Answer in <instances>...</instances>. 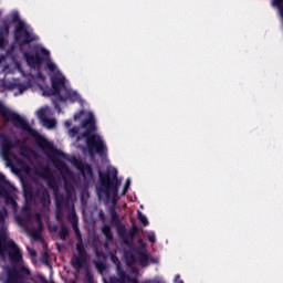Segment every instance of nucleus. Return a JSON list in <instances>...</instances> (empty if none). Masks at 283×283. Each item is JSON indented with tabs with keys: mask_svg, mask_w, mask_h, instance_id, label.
I'll list each match as a JSON object with an SVG mask.
<instances>
[{
	"mask_svg": "<svg viewBox=\"0 0 283 283\" xmlns=\"http://www.w3.org/2000/svg\"><path fill=\"white\" fill-rule=\"evenodd\" d=\"M6 218H8V211L3 209L0 211V266H2L4 272L0 274V282L38 283L32 279L28 280V276L30 275V268L27 265H22L20 270L4 265L8 258L11 262H23L21 249H19V245H17L12 239H9Z\"/></svg>",
	"mask_w": 283,
	"mask_h": 283,
	"instance_id": "f257e3e1",
	"label": "nucleus"
},
{
	"mask_svg": "<svg viewBox=\"0 0 283 283\" xmlns=\"http://www.w3.org/2000/svg\"><path fill=\"white\" fill-rule=\"evenodd\" d=\"M82 120L81 127H73L69 130L70 138H76L75 146L80 149H83V145H81V140H84L86 148L88 149V154L92 158H94V151L99 156H105L107 154V146H105V142L101 138V135L94 134L96 132V119L94 118V114L87 111H81L74 115V120ZM83 129V134L78 135V133Z\"/></svg>",
	"mask_w": 283,
	"mask_h": 283,
	"instance_id": "f03ea898",
	"label": "nucleus"
},
{
	"mask_svg": "<svg viewBox=\"0 0 283 283\" xmlns=\"http://www.w3.org/2000/svg\"><path fill=\"white\" fill-rule=\"evenodd\" d=\"M38 52L48 59L46 67L53 73L51 78L52 88L42 90V96H55L57 101H70L71 103L81 102V95L76 91L70 88L67 80H65L63 73L59 71V66H56L50 59V52L43 46H40Z\"/></svg>",
	"mask_w": 283,
	"mask_h": 283,
	"instance_id": "7ed1b4c3",
	"label": "nucleus"
},
{
	"mask_svg": "<svg viewBox=\"0 0 283 283\" xmlns=\"http://www.w3.org/2000/svg\"><path fill=\"white\" fill-rule=\"evenodd\" d=\"M0 147L2 148L3 156L8 161V165H11V167H17L19 171L25 176H32V168L25 164V160L28 163H32V159L36 158V153H34V150L30 149L29 147L21 148L20 154L15 156L12 154L14 148H12L10 139H8V137L4 135H0Z\"/></svg>",
	"mask_w": 283,
	"mask_h": 283,
	"instance_id": "20e7f679",
	"label": "nucleus"
},
{
	"mask_svg": "<svg viewBox=\"0 0 283 283\" xmlns=\"http://www.w3.org/2000/svg\"><path fill=\"white\" fill-rule=\"evenodd\" d=\"M0 116L3 118L4 123H12L14 127H19L23 132H28L32 138L35 139L36 144L41 149H45L46 151H52L54 147L45 139L39 132L32 129L28 120L23 119V117L19 116V114L10 111L0 102Z\"/></svg>",
	"mask_w": 283,
	"mask_h": 283,
	"instance_id": "39448f33",
	"label": "nucleus"
},
{
	"mask_svg": "<svg viewBox=\"0 0 283 283\" xmlns=\"http://www.w3.org/2000/svg\"><path fill=\"white\" fill-rule=\"evenodd\" d=\"M113 178L108 175L103 176L99 175V181L96 187L98 198H107L112 196L113 205L116 206V198H118V187L120 185V180H118L117 171L115 168L111 169Z\"/></svg>",
	"mask_w": 283,
	"mask_h": 283,
	"instance_id": "423d86ee",
	"label": "nucleus"
},
{
	"mask_svg": "<svg viewBox=\"0 0 283 283\" xmlns=\"http://www.w3.org/2000/svg\"><path fill=\"white\" fill-rule=\"evenodd\" d=\"M11 20L13 23H18L15 27V41L19 43H23V45L28 43H32V41H38L39 36L34 35L32 30L25 22L21 21L19 18V11H13L11 13Z\"/></svg>",
	"mask_w": 283,
	"mask_h": 283,
	"instance_id": "0eeeda50",
	"label": "nucleus"
},
{
	"mask_svg": "<svg viewBox=\"0 0 283 283\" xmlns=\"http://www.w3.org/2000/svg\"><path fill=\"white\" fill-rule=\"evenodd\" d=\"M75 234L77 235L78 242L76 244L77 254L73 255L71 260V264L75 268L77 273H81V269L87 264L90 258L87 256V252H85V247H83V238L81 237V230L78 227H74Z\"/></svg>",
	"mask_w": 283,
	"mask_h": 283,
	"instance_id": "6e6552de",
	"label": "nucleus"
},
{
	"mask_svg": "<svg viewBox=\"0 0 283 283\" xmlns=\"http://www.w3.org/2000/svg\"><path fill=\"white\" fill-rule=\"evenodd\" d=\"M30 82H28L27 84H21V83H13L12 84V90H17L18 92H14L13 95L14 96H19V94H23V92H27V90H30V87H32V81H36V83H39V81H45V77H43V74L38 73L36 75H34V72H30Z\"/></svg>",
	"mask_w": 283,
	"mask_h": 283,
	"instance_id": "1a4fd4ad",
	"label": "nucleus"
},
{
	"mask_svg": "<svg viewBox=\"0 0 283 283\" xmlns=\"http://www.w3.org/2000/svg\"><path fill=\"white\" fill-rule=\"evenodd\" d=\"M118 276L111 277V283H138V277H130L127 272L122 271L120 266L117 265ZM144 283H160L158 280L146 281Z\"/></svg>",
	"mask_w": 283,
	"mask_h": 283,
	"instance_id": "9d476101",
	"label": "nucleus"
},
{
	"mask_svg": "<svg viewBox=\"0 0 283 283\" xmlns=\"http://www.w3.org/2000/svg\"><path fill=\"white\" fill-rule=\"evenodd\" d=\"M24 59L31 70H40L42 60L41 56H39V53H35L33 55L24 53Z\"/></svg>",
	"mask_w": 283,
	"mask_h": 283,
	"instance_id": "9b49d317",
	"label": "nucleus"
},
{
	"mask_svg": "<svg viewBox=\"0 0 283 283\" xmlns=\"http://www.w3.org/2000/svg\"><path fill=\"white\" fill-rule=\"evenodd\" d=\"M7 61L8 57L6 55H0V67H2L0 74H4V76H8V74H14V70L10 69V65H7Z\"/></svg>",
	"mask_w": 283,
	"mask_h": 283,
	"instance_id": "f8f14e48",
	"label": "nucleus"
},
{
	"mask_svg": "<svg viewBox=\"0 0 283 283\" xmlns=\"http://www.w3.org/2000/svg\"><path fill=\"white\" fill-rule=\"evenodd\" d=\"M77 169L82 174L84 180H92V167L90 165L77 166Z\"/></svg>",
	"mask_w": 283,
	"mask_h": 283,
	"instance_id": "ddd939ff",
	"label": "nucleus"
},
{
	"mask_svg": "<svg viewBox=\"0 0 283 283\" xmlns=\"http://www.w3.org/2000/svg\"><path fill=\"white\" fill-rule=\"evenodd\" d=\"M36 117L39 120H44L48 118V116H52V109H50V106H43L40 109L35 112Z\"/></svg>",
	"mask_w": 283,
	"mask_h": 283,
	"instance_id": "4468645a",
	"label": "nucleus"
},
{
	"mask_svg": "<svg viewBox=\"0 0 283 283\" xmlns=\"http://www.w3.org/2000/svg\"><path fill=\"white\" fill-rule=\"evenodd\" d=\"M43 127H46V129H54L56 127V119L45 117L41 120Z\"/></svg>",
	"mask_w": 283,
	"mask_h": 283,
	"instance_id": "2eb2a0df",
	"label": "nucleus"
},
{
	"mask_svg": "<svg viewBox=\"0 0 283 283\" xmlns=\"http://www.w3.org/2000/svg\"><path fill=\"white\" fill-rule=\"evenodd\" d=\"M8 180H6V176L0 174V193L3 196L6 193V189L9 187Z\"/></svg>",
	"mask_w": 283,
	"mask_h": 283,
	"instance_id": "dca6fc26",
	"label": "nucleus"
},
{
	"mask_svg": "<svg viewBox=\"0 0 283 283\" xmlns=\"http://www.w3.org/2000/svg\"><path fill=\"white\" fill-rule=\"evenodd\" d=\"M36 176H40L41 178H50V169L44 168L41 171L35 170Z\"/></svg>",
	"mask_w": 283,
	"mask_h": 283,
	"instance_id": "f3484780",
	"label": "nucleus"
},
{
	"mask_svg": "<svg viewBox=\"0 0 283 283\" xmlns=\"http://www.w3.org/2000/svg\"><path fill=\"white\" fill-rule=\"evenodd\" d=\"M103 233L107 238V240H112V228H109V226L103 227Z\"/></svg>",
	"mask_w": 283,
	"mask_h": 283,
	"instance_id": "a211bd4d",
	"label": "nucleus"
},
{
	"mask_svg": "<svg viewBox=\"0 0 283 283\" xmlns=\"http://www.w3.org/2000/svg\"><path fill=\"white\" fill-rule=\"evenodd\" d=\"M10 32V27L8 24H4L0 31V36H8Z\"/></svg>",
	"mask_w": 283,
	"mask_h": 283,
	"instance_id": "6ab92c4d",
	"label": "nucleus"
},
{
	"mask_svg": "<svg viewBox=\"0 0 283 283\" xmlns=\"http://www.w3.org/2000/svg\"><path fill=\"white\" fill-rule=\"evenodd\" d=\"M139 220H140L142 224H145V227H147V224H149V221L147 220V217H145L140 212H139Z\"/></svg>",
	"mask_w": 283,
	"mask_h": 283,
	"instance_id": "aec40b11",
	"label": "nucleus"
},
{
	"mask_svg": "<svg viewBox=\"0 0 283 283\" xmlns=\"http://www.w3.org/2000/svg\"><path fill=\"white\" fill-rule=\"evenodd\" d=\"M60 238H61L62 240H65V238H67V229H62V230L60 231Z\"/></svg>",
	"mask_w": 283,
	"mask_h": 283,
	"instance_id": "412c9836",
	"label": "nucleus"
},
{
	"mask_svg": "<svg viewBox=\"0 0 283 283\" xmlns=\"http://www.w3.org/2000/svg\"><path fill=\"white\" fill-rule=\"evenodd\" d=\"M111 216L113 220H118V214L116 213V208L111 209Z\"/></svg>",
	"mask_w": 283,
	"mask_h": 283,
	"instance_id": "4be33fe9",
	"label": "nucleus"
},
{
	"mask_svg": "<svg viewBox=\"0 0 283 283\" xmlns=\"http://www.w3.org/2000/svg\"><path fill=\"white\" fill-rule=\"evenodd\" d=\"M43 205L44 207H50V195L44 196Z\"/></svg>",
	"mask_w": 283,
	"mask_h": 283,
	"instance_id": "5701e85b",
	"label": "nucleus"
},
{
	"mask_svg": "<svg viewBox=\"0 0 283 283\" xmlns=\"http://www.w3.org/2000/svg\"><path fill=\"white\" fill-rule=\"evenodd\" d=\"M61 174H70V169H67V166L62 165Z\"/></svg>",
	"mask_w": 283,
	"mask_h": 283,
	"instance_id": "b1692460",
	"label": "nucleus"
},
{
	"mask_svg": "<svg viewBox=\"0 0 283 283\" xmlns=\"http://www.w3.org/2000/svg\"><path fill=\"white\" fill-rule=\"evenodd\" d=\"M28 251H29V255H30L31 258H36V252H35L34 250L28 248Z\"/></svg>",
	"mask_w": 283,
	"mask_h": 283,
	"instance_id": "393cba45",
	"label": "nucleus"
},
{
	"mask_svg": "<svg viewBox=\"0 0 283 283\" xmlns=\"http://www.w3.org/2000/svg\"><path fill=\"white\" fill-rule=\"evenodd\" d=\"M148 240H149V242H156V234L150 233V234L148 235Z\"/></svg>",
	"mask_w": 283,
	"mask_h": 283,
	"instance_id": "a878e982",
	"label": "nucleus"
},
{
	"mask_svg": "<svg viewBox=\"0 0 283 283\" xmlns=\"http://www.w3.org/2000/svg\"><path fill=\"white\" fill-rule=\"evenodd\" d=\"M6 43H8V41L0 40V50H3V48H6Z\"/></svg>",
	"mask_w": 283,
	"mask_h": 283,
	"instance_id": "bb28decb",
	"label": "nucleus"
},
{
	"mask_svg": "<svg viewBox=\"0 0 283 283\" xmlns=\"http://www.w3.org/2000/svg\"><path fill=\"white\" fill-rule=\"evenodd\" d=\"M175 283H185L182 280H180V274L176 275Z\"/></svg>",
	"mask_w": 283,
	"mask_h": 283,
	"instance_id": "cd10ccee",
	"label": "nucleus"
},
{
	"mask_svg": "<svg viewBox=\"0 0 283 283\" xmlns=\"http://www.w3.org/2000/svg\"><path fill=\"white\" fill-rule=\"evenodd\" d=\"M15 67L21 74H23V71L21 70V64L19 62L15 63Z\"/></svg>",
	"mask_w": 283,
	"mask_h": 283,
	"instance_id": "c85d7f7f",
	"label": "nucleus"
},
{
	"mask_svg": "<svg viewBox=\"0 0 283 283\" xmlns=\"http://www.w3.org/2000/svg\"><path fill=\"white\" fill-rule=\"evenodd\" d=\"M129 185H130V181H129V179H127L126 184H125V191H127V189L129 188Z\"/></svg>",
	"mask_w": 283,
	"mask_h": 283,
	"instance_id": "c756f323",
	"label": "nucleus"
},
{
	"mask_svg": "<svg viewBox=\"0 0 283 283\" xmlns=\"http://www.w3.org/2000/svg\"><path fill=\"white\" fill-rule=\"evenodd\" d=\"M64 125H65V127H72V122L66 120V122L64 123Z\"/></svg>",
	"mask_w": 283,
	"mask_h": 283,
	"instance_id": "7c9ffc66",
	"label": "nucleus"
},
{
	"mask_svg": "<svg viewBox=\"0 0 283 283\" xmlns=\"http://www.w3.org/2000/svg\"><path fill=\"white\" fill-rule=\"evenodd\" d=\"M86 151H87V148H83V154H86Z\"/></svg>",
	"mask_w": 283,
	"mask_h": 283,
	"instance_id": "2f4dec72",
	"label": "nucleus"
},
{
	"mask_svg": "<svg viewBox=\"0 0 283 283\" xmlns=\"http://www.w3.org/2000/svg\"><path fill=\"white\" fill-rule=\"evenodd\" d=\"M69 283H76V281H74V280H71V281H69Z\"/></svg>",
	"mask_w": 283,
	"mask_h": 283,
	"instance_id": "473e14b6",
	"label": "nucleus"
},
{
	"mask_svg": "<svg viewBox=\"0 0 283 283\" xmlns=\"http://www.w3.org/2000/svg\"><path fill=\"white\" fill-rule=\"evenodd\" d=\"M1 14H3V12L0 10V17H1Z\"/></svg>",
	"mask_w": 283,
	"mask_h": 283,
	"instance_id": "72a5a7b5",
	"label": "nucleus"
},
{
	"mask_svg": "<svg viewBox=\"0 0 283 283\" xmlns=\"http://www.w3.org/2000/svg\"><path fill=\"white\" fill-rule=\"evenodd\" d=\"M144 259L147 260V255H144Z\"/></svg>",
	"mask_w": 283,
	"mask_h": 283,
	"instance_id": "f704fd0d",
	"label": "nucleus"
},
{
	"mask_svg": "<svg viewBox=\"0 0 283 283\" xmlns=\"http://www.w3.org/2000/svg\"><path fill=\"white\" fill-rule=\"evenodd\" d=\"M12 205H15V203H14V200H12Z\"/></svg>",
	"mask_w": 283,
	"mask_h": 283,
	"instance_id": "c9c22d12",
	"label": "nucleus"
}]
</instances>
